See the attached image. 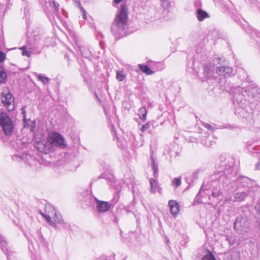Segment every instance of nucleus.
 Here are the masks:
<instances>
[{
	"label": "nucleus",
	"mask_w": 260,
	"mask_h": 260,
	"mask_svg": "<svg viewBox=\"0 0 260 260\" xmlns=\"http://www.w3.org/2000/svg\"><path fill=\"white\" fill-rule=\"evenodd\" d=\"M53 3H54V7H55L56 9H57H57H58V7H59V4H56L55 3V2H53Z\"/></svg>",
	"instance_id": "13d9d810"
},
{
	"label": "nucleus",
	"mask_w": 260,
	"mask_h": 260,
	"mask_svg": "<svg viewBox=\"0 0 260 260\" xmlns=\"http://www.w3.org/2000/svg\"><path fill=\"white\" fill-rule=\"evenodd\" d=\"M0 126L5 135L9 136L12 134L14 124L12 120L6 113H0Z\"/></svg>",
	"instance_id": "423d86ee"
},
{
	"label": "nucleus",
	"mask_w": 260,
	"mask_h": 260,
	"mask_svg": "<svg viewBox=\"0 0 260 260\" xmlns=\"http://www.w3.org/2000/svg\"><path fill=\"white\" fill-rule=\"evenodd\" d=\"M150 184L151 186V191L152 193H154L156 187V183L155 180L153 179H151L150 180Z\"/></svg>",
	"instance_id": "e433bc0d"
},
{
	"label": "nucleus",
	"mask_w": 260,
	"mask_h": 260,
	"mask_svg": "<svg viewBox=\"0 0 260 260\" xmlns=\"http://www.w3.org/2000/svg\"><path fill=\"white\" fill-rule=\"evenodd\" d=\"M149 128V124L148 122H147V123H145L142 126L140 130L142 132H144L146 131H147Z\"/></svg>",
	"instance_id": "c03bdc74"
},
{
	"label": "nucleus",
	"mask_w": 260,
	"mask_h": 260,
	"mask_svg": "<svg viewBox=\"0 0 260 260\" xmlns=\"http://www.w3.org/2000/svg\"><path fill=\"white\" fill-rule=\"evenodd\" d=\"M115 256V254H113V257H114Z\"/></svg>",
	"instance_id": "69168bd1"
},
{
	"label": "nucleus",
	"mask_w": 260,
	"mask_h": 260,
	"mask_svg": "<svg viewBox=\"0 0 260 260\" xmlns=\"http://www.w3.org/2000/svg\"><path fill=\"white\" fill-rule=\"evenodd\" d=\"M203 190V185L201 186V189L200 191L198 192V193L197 194L196 197L194 199V202H196L197 203H202V200H201L200 195L201 193V191Z\"/></svg>",
	"instance_id": "f704fd0d"
},
{
	"label": "nucleus",
	"mask_w": 260,
	"mask_h": 260,
	"mask_svg": "<svg viewBox=\"0 0 260 260\" xmlns=\"http://www.w3.org/2000/svg\"><path fill=\"white\" fill-rule=\"evenodd\" d=\"M126 256L125 255H124L122 258H117V259H114V260H124L125 259H126Z\"/></svg>",
	"instance_id": "bf43d9fd"
},
{
	"label": "nucleus",
	"mask_w": 260,
	"mask_h": 260,
	"mask_svg": "<svg viewBox=\"0 0 260 260\" xmlns=\"http://www.w3.org/2000/svg\"><path fill=\"white\" fill-rule=\"evenodd\" d=\"M182 183L181 177L175 178L171 182V185L173 186L174 188H176L181 185Z\"/></svg>",
	"instance_id": "cd10ccee"
},
{
	"label": "nucleus",
	"mask_w": 260,
	"mask_h": 260,
	"mask_svg": "<svg viewBox=\"0 0 260 260\" xmlns=\"http://www.w3.org/2000/svg\"><path fill=\"white\" fill-rule=\"evenodd\" d=\"M225 240L228 241L230 245H234L235 244V238L234 236L230 235L226 236Z\"/></svg>",
	"instance_id": "72a5a7b5"
},
{
	"label": "nucleus",
	"mask_w": 260,
	"mask_h": 260,
	"mask_svg": "<svg viewBox=\"0 0 260 260\" xmlns=\"http://www.w3.org/2000/svg\"><path fill=\"white\" fill-rule=\"evenodd\" d=\"M194 63L195 62H192V65L193 66V67H191L192 68V70L194 71L196 73L198 72V71H196V69H194Z\"/></svg>",
	"instance_id": "4d7b16f0"
},
{
	"label": "nucleus",
	"mask_w": 260,
	"mask_h": 260,
	"mask_svg": "<svg viewBox=\"0 0 260 260\" xmlns=\"http://www.w3.org/2000/svg\"><path fill=\"white\" fill-rule=\"evenodd\" d=\"M139 117L143 121H145L146 119L147 111L145 107H141L138 110Z\"/></svg>",
	"instance_id": "a878e982"
},
{
	"label": "nucleus",
	"mask_w": 260,
	"mask_h": 260,
	"mask_svg": "<svg viewBox=\"0 0 260 260\" xmlns=\"http://www.w3.org/2000/svg\"><path fill=\"white\" fill-rule=\"evenodd\" d=\"M7 80V75L3 66H0V84L5 83Z\"/></svg>",
	"instance_id": "393cba45"
},
{
	"label": "nucleus",
	"mask_w": 260,
	"mask_h": 260,
	"mask_svg": "<svg viewBox=\"0 0 260 260\" xmlns=\"http://www.w3.org/2000/svg\"><path fill=\"white\" fill-rule=\"evenodd\" d=\"M7 243L4 238L0 235V247L2 250L6 253L8 260H11L10 257L12 254L11 251L7 248Z\"/></svg>",
	"instance_id": "aec40b11"
},
{
	"label": "nucleus",
	"mask_w": 260,
	"mask_h": 260,
	"mask_svg": "<svg viewBox=\"0 0 260 260\" xmlns=\"http://www.w3.org/2000/svg\"><path fill=\"white\" fill-rule=\"evenodd\" d=\"M36 128V121H32L31 122V124L30 125V131L31 132H34L35 131Z\"/></svg>",
	"instance_id": "49530a36"
},
{
	"label": "nucleus",
	"mask_w": 260,
	"mask_h": 260,
	"mask_svg": "<svg viewBox=\"0 0 260 260\" xmlns=\"http://www.w3.org/2000/svg\"><path fill=\"white\" fill-rule=\"evenodd\" d=\"M68 121L69 123L71 124V126H73V124L74 122V119L69 115V114H68L66 113V122Z\"/></svg>",
	"instance_id": "79ce46f5"
},
{
	"label": "nucleus",
	"mask_w": 260,
	"mask_h": 260,
	"mask_svg": "<svg viewBox=\"0 0 260 260\" xmlns=\"http://www.w3.org/2000/svg\"><path fill=\"white\" fill-rule=\"evenodd\" d=\"M230 93L233 95V104L244 109L245 102L248 101L246 94L244 93V88L236 86L231 90Z\"/></svg>",
	"instance_id": "20e7f679"
},
{
	"label": "nucleus",
	"mask_w": 260,
	"mask_h": 260,
	"mask_svg": "<svg viewBox=\"0 0 260 260\" xmlns=\"http://www.w3.org/2000/svg\"><path fill=\"white\" fill-rule=\"evenodd\" d=\"M255 169L260 170V158L258 161L255 164Z\"/></svg>",
	"instance_id": "603ef678"
},
{
	"label": "nucleus",
	"mask_w": 260,
	"mask_h": 260,
	"mask_svg": "<svg viewBox=\"0 0 260 260\" xmlns=\"http://www.w3.org/2000/svg\"><path fill=\"white\" fill-rule=\"evenodd\" d=\"M77 196L79 201L85 202L86 205L90 203L91 196L87 190L78 192Z\"/></svg>",
	"instance_id": "a211bd4d"
},
{
	"label": "nucleus",
	"mask_w": 260,
	"mask_h": 260,
	"mask_svg": "<svg viewBox=\"0 0 260 260\" xmlns=\"http://www.w3.org/2000/svg\"><path fill=\"white\" fill-rule=\"evenodd\" d=\"M127 19V9L124 5H122L111 27V31L116 38L119 39L125 36Z\"/></svg>",
	"instance_id": "f03ea898"
},
{
	"label": "nucleus",
	"mask_w": 260,
	"mask_h": 260,
	"mask_svg": "<svg viewBox=\"0 0 260 260\" xmlns=\"http://www.w3.org/2000/svg\"><path fill=\"white\" fill-rule=\"evenodd\" d=\"M28 45L30 46V51L35 53H39L41 52L43 47L42 39L39 35H34L28 37Z\"/></svg>",
	"instance_id": "1a4fd4ad"
},
{
	"label": "nucleus",
	"mask_w": 260,
	"mask_h": 260,
	"mask_svg": "<svg viewBox=\"0 0 260 260\" xmlns=\"http://www.w3.org/2000/svg\"><path fill=\"white\" fill-rule=\"evenodd\" d=\"M153 171L154 176L156 178L158 176V169H153Z\"/></svg>",
	"instance_id": "3c124183"
},
{
	"label": "nucleus",
	"mask_w": 260,
	"mask_h": 260,
	"mask_svg": "<svg viewBox=\"0 0 260 260\" xmlns=\"http://www.w3.org/2000/svg\"><path fill=\"white\" fill-rule=\"evenodd\" d=\"M197 17L199 21H202L205 19L209 17L208 13L202 9H198L196 11Z\"/></svg>",
	"instance_id": "412c9836"
},
{
	"label": "nucleus",
	"mask_w": 260,
	"mask_h": 260,
	"mask_svg": "<svg viewBox=\"0 0 260 260\" xmlns=\"http://www.w3.org/2000/svg\"><path fill=\"white\" fill-rule=\"evenodd\" d=\"M69 31L70 33V36L72 39L73 42H72V43L73 44L74 43H75L78 46V47L79 48V50L83 57L86 58H88L90 60H91V57L92 53L89 48L86 46H79L77 42V38L75 33L73 31H72L70 29H69Z\"/></svg>",
	"instance_id": "9b49d317"
},
{
	"label": "nucleus",
	"mask_w": 260,
	"mask_h": 260,
	"mask_svg": "<svg viewBox=\"0 0 260 260\" xmlns=\"http://www.w3.org/2000/svg\"><path fill=\"white\" fill-rule=\"evenodd\" d=\"M71 139L72 140L73 143L74 144H76L79 142L78 136L75 132L72 133V135L71 136Z\"/></svg>",
	"instance_id": "473e14b6"
},
{
	"label": "nucleus",
	"mask_w": 260,
	"mask_h": 260,
	"mask_svg": "<svg viewBox=\"0 0 260 260\" xmlns=\"http://www.w3.org/2000/svg\"><path fill=\"white\" fill-rule=\"evenodd\" d=\"M203 125L204 127H206L208 129L213 131V132H214L215 129V128L213 126H212L211 125H210L208 123H204L203 124Z\"/></svg>",
	"instance_id": "37998d69"
},
{
	"label": "nucleus",
	"mask_w": 260,
	"mask_h": 260,
	"mask_svg": "<svg viewBox=\"0 0 260 260\" xmlns=\"http://www.w3.org/2000/svg\"><path fill=\"white\" fill-rule=\"evenodd\" d=\"M221 58L215 57L213 60V62H209L206 63L203 67V74L205 79H208L211 77L213 74L215 66L220 64L222 61Z\"/></svg>",
	"instance_id": "9d476101"
},
{
	"label": "nucleus",
	"mask_w": 260,
	"mask_h": 260,
	"mask_svg": "<svg viewBox=\"0 0 260 260\" xmlns=\"http://www.w3.org/2000/svg\"><path fill=\"white\" fill-rule=\"evenodd\" d=\"M233 68L229 66H220L217 67L216 73L217 74L220 76H223L225 78H228L231 77L233 74Z\"/></svg>",
	"instance_id": "f3484780"
},
{
	"label": "nucleus",
	"mask_w": 260,
	"mask_h": 260,
	"mask_svg": "<svg viewBox=\"0 0 260 260\" xmlns=\"http://www.w3.org/2000/svg\"><path fill=\"white\" fill-rule=\"evenodd\" d=\"M21 49L23 51L22 55L29 57L30 56V52L27 50L26 47L24 46L21 48Z\"/></svg>",
	"instance_id": "ea45409f"
},
{
	"label": "nucleus",
	"mask_w": 260,
	"mask_h": 260,
	"mask_svg": "<svg viewBox=\"0 0 260 260\" xmlns=\"http://www.w3.org/2000/svg\"><path fill=\"white\" fill-rule=\"evenodd\" d=\"M253 206L255 210V218L260 228V192L255 193L253 199Z\"/></svg>",
	"instance_id": "ddd939ff"
},
{
	"label": "nucleus",
	"mask_w": 260,
	"mask_h": 260,
	"mask_svg": "<svg viewBox=\"0 0 260 260\" xmlns=\"http://www.w3.org/2000/svg\"><path fill=\"white\" fill-rule=\"evenodd\" d=\"M220 161V170L212 176L213 184H218V189L212 193L213 197L217 198L222 197V191L228 190L227 187L232 178L236 176L238 172V168L235 166V160L232 157L221 155Z\"/></svg>",
	"instance_id": "f257e3e1"
},
{
	"label": "nucleus",
	"mask_w": 260,
	"mask_h": 260,
	"mask_svg": "<svg viewBox=\"0 0 260 260\" xmlns=\"http://www.w3.org/2000/svg\"><path fill=\"white\" fill-rule=\"evenodd\" d=\"M246 32L249 34L251 38H254V36L260 38V32L255 30L251 26H247V28H245Z\"/></svg>",
	"instance_id": "5701e85b"
},
{
	"label": "nucleus",
	"mask_w": 260,
	"mask_h": 260,
	"mask_svg": "<svg viewBox=\"0 0 260 260\" xmlns=\"http://www.w3.org/2000/svg\"><path fill=\"white\" fill-rule=\"evenodd\" d=\"M201 260H216V258L212 252L208 250V253L204 255Z\"/></svg>",
	"instance_id": "c756f323"
},
{
	"label": "nucleus",
	"mask_w": 260,
	"mask_h": 260,
	"mask_svg": "<svg viewBox=\"0 0 260 260\" xmlns=\"http://www.w3.org/2000/svg\"><path fill=\"white\" fill-rule=\"evenodd\" d=\"M45 213L52 214L56 216V211L54 208L50 205H46L45 206Z\"/></svg>",
	"instance_id": "c85d7f7f"
},
{
	"label": "nucleus",
	"mask_w": 260,
	"mask_h": 260,
	"mask_svg": "<svg viewBox=\"0 0 260 260\" xmlns=\"http://www.w3.org/2000/svg\"><path fill=\"white\" fill-rule=\"evenodd\" d=\"M47 141L49 145H47L45 143L41 142L36 143L35 147L39 151L47 154L50 151V145L60 148H63L65 146L63 137L57 132H49L47 136Z\"/></svg>",
	"instance_id": "7ed1b4c3"
},
{
	"label": "nucleus",
	"mask_w": 260,
	"mask_h": 260,
	"mask_svg": "<svg viewBox=\"0 0 260 260\" xmlns=\"http://www.w3.org/2000/svg\"><path fill=\"white\" fill-rule=\"evenodd\" d=\"M244 93L246 94L248 101L250 99L256 98L260 95V88L257 86H250L244 88Z\"/></svg>",
	"instance_id": "dca6fc26"
},
{
	"label": "nucleus",
	"mask_w": 260,
	"mask_h": 260,
	"mask_svg": "<svg viewBox=\"0 0 260 260\" xmlns=\"http://www.w3.org/2000/svg\"><path fill=\"white\" fill-rule=\"evenodd\" d=\"M96 260H108L107 256L105 255H103L100 256Z\"/></svg>",
	"instance_id": "8fccbe9b"
},
{
	"label": "nucleus",
	"mask_w": 260,
	"mask_h": 260,
	"mask_svg": "<svg viewBox=\"0 0 260 260\" xmlns=\"http://www.w3.org/2000/svg\"><path fill=\"white\" fill-rule=\"evenodd\" d=\"M255 142H248L247 146L250 152L260 153V145H255Z\"/></svg>",
	"instance_id": "4be33fe9"
},
{
	"label": "nucleus",
	"mask_w": 260,
	"mask_h": 260,
	"mask_svg": "<svg viewBox=\"0 0 260 260\" xmlns=\"http://www.w3.org/2000/svg\"><path fill=\"white\" fill-rule=\"evenodd\" d=\"M54 215H52V214H47V213H45V216H44V217L46 219V220L48 222H50L51 220V217H53Z\"/></svg>",
	"instance_id": "de8ad7c7"
},
{
	"label": "nucleus",
	"mask_w": 260,
	"mask_h": 260,
	"mask_svg": "<svg viewBox=\"0 0 260 260\" xmlns=\"http://www.w3.org/2000/svg\"><path fill=\"white\" fill-rule=\"evenodd\" d=\"M194 6L198 9H201L202 2L200 0H196L194 2Z\"/></svg>",
	"instance_id": "a18cd8bd"
},
{
	"label": "nucleus",
	"mask_w": 260,
	"mask_h": 260,
	"mask_svg": "<svg viewBox=\"0 0 260 260\" xmlns=\"http://www.w3.org/2000/svg\"><path fill=\"white\" fill-rule=\"evenodd\" d=\"M125 76H124L122 71H118L116 74V78L119 81H122Z\"/></svg>",
	"instance_id": "c9c22d12"
},
{
	"label": "nucleus",
	"mask_w": 260,
	"mask_h": 260,
	"mask_svg": "<svg viewBox=\"0 0 260 260\" xmlns=\"http://www.w3.org/2000/svg\"><path fill=\"white\" fill-rule=\"evenodd\" d=\"M161 5L164 9L169 8L171 5L170 0H161Z\"/></svg>",
	"instance_id": "4c0bfd02"
},
{
	"label": "nucleus",
	"mask_w": 260,
	"mask_h": 260,
	"mask_svg": "<svg viewBox=\"0 0 260 260\" xmlns=\"http://www.w3.org/2000/svg\"><path fill=\"white\" fill-rule=\"evenodd\" d=\"M198 171H196L193 173L192 176L194 178L197 179L198 177Z\"/></svg>",
	"instance_id": "5fc2aeb1"
},
{
	"label": "nucleus",
	"mask_w": 260,
	"mask_h": 260,
	"mask_svg": "<svg viewBox=\"0 0 260 260\" xmlns=\"http://www.w3.org/2000/svg\"><path fill=\"white\" fill-rule=\"evenodd\" d=\"M250 221L246 216H239L234 222V229L240 234H244L250 229Z\"/></svg>",
	"instance_id": "39448f33"
},
{
	"label": "nucleus",
	"mask_w": 260,
	"mask_h": 260,
	"mask_svg": "<svg viewBox=\"0 0 260 260\" xmlns=\"http://www.w3.org/2000/svg\"><path fill=\"white\" fill-rule=\"evenodd\" d=\"M2 102L10 111L14 109V98L8 89L2 93Z\"/></svg>",
	"instance_id": "f8f14e48"
},
{
	"label": "nucleus",
	"mask_w": 260,
	"mask_h": 260,
	"mask_svg": "<svg viewBox=\"0 0 260 260\" xmlns=\"http://www.w3.org/2000/svg\"><path fill=\"white\" fill-rule=\"evenodd\" d=\"M103 177H103V175H101L100 176H99V178H103Z\"/></svg>",
	"instance_id": "0e129e2a"
},
{
	"label": "nucleus",
	"mask_w": 260,
	"mask_h": 260,
	"mask_svg": "<svg viewBox=\"0 0 260 260\" xmlns=\"http://www.w3.org/2000/svg\"><path fill=\"white\" fill-rule=\"evenodd\" d=\"M201 143L204 145L207 146V147H211L212 145V143L211 141L209 140L208 138H206L205 139H203L202 140Z\"/></svg>",
	"instance_id": "58836bf2"
},
{
	"label": "nucleus",
	"mask_w": 260,
	"mask_h": 260,
	"mask_svg": "<svg viewBox=\"0 0 260 260\" xmlns=\"http://www.w3.org/2000/svg\"><path fill=\"white\" fill-rule=\"evenodd\" d=\"M259 191H253V190H250L248 188H238L234 193V202H243L245 201L248 197H254L256 192Z\"/></svg>",
	"instance_id": "6e6552de"
},
{
	"label": "nucleus",
	"mask_w": 260,
	"mask_h": 260,
	"mask_svg": "<svg viewBox=\"0 0 260 260\" xmlns=\"http://www.w3.org/2000/svg\"><path fill=\"white\" fill-rule=\"evenodd\" d=\"M151 163H152V169H158V165L156 162H155V159L153 156L151 157Z\"/></svg>",
	"instance_id": "a19ab883"
},
{
	"label": "nucleus",
	"mask_w": 260,
	"mask_h": 260,
	"mask_svg": "<svg viewBox=\"0 0 260 260\" xmlns=\"http://www.w3.org/2000/svg\"><path fill=\"white\" fill-rule=\"evenodd\" d=\"M77 152L73 151L70 155L66 154V165H69L71 171H74L77 167L78 158Z\"/></svg>",
	"instance_id": "4468645a"
},
{
	"label": "nucleus",
	"mask_w": 260,
	"mask_h": 260,
	"mask_svg": "<svg viewBox=\"0 0 260 260\" xmlns=\"http://www.w3.org/2000/svg\"><path fill=\"white\" fill-rule=\"evenodd\" d=\"M237 186L239 188H248L250 190H253V191H256L257 189L256 182L250 178L244 176H239L235 180Z\"/></svg>",
	"instance_id": "0eeeda50"
},
{
	"label": "nucleus",
	"mask_w": 260,
	"mask_h": 260,
	"mask_svg": "<svg viewBox=\"0 0 260 260\" xmlns=\"http://www.w3.org/2000/svg\"><path fill=\"white\" fill-rule=\"evenodd\" d=\"M72 1L74 2L75 5L76 6H77L78 8H79L80 9V10H81V11L82 12V13L83 14V18L84 19H86V11L83 8V7L81 6L80 1V0H72Z\"/></svg>",
	"instance_id": "bb28decb"
},
{
	"label": "nucleus",
	"mask_w": 260,
	"mask_h": 260,
	"mask_svg": "<svg viewBox=\"0 0 260 260\" xmlns=\"http://www.w3.org/2000/svg\"><path fill=\"white\" fill-rule=\"evenodd\" d=\"M37 77L38 79L41 81L44 84H47L49 81V79L43 75L37 74Z\"/></svg>",
	"instance_id": "7c9ffc66"
},
{
	"label": "nucleus",
	"mask_w": 260,
	"mask_h": 260,
	"mask_svg": "<svg viewBox=\"0 0 260 260\" xmlns=\"http://www.w3.org/2000/svg\"><path fill=\"white\" fill-rule=\"evenodd\" d=\"M93 198L96 204V210L99 213H103L107 212L112 206V204L110 202L100 201L95 197H93Z\"/></svg>",
	"instance_id": "2eb2a0df"
},
{
	"label": "nucleus",
	"mask_w": 260,
	"mask_h": 260,
	"mask_svg": "<svg viewBox=\"0 0 260 260\" xmlns=\"http://www.w3.org/2000/svg\"><path fill=\"white\" fill-rule=\"evenodd\" d=\"M5 58L6 54L3 51H0V62H3Z\"/></svg>",
	"instance_id": "09e8293b"
},
{
	"label": "nucleus",
	"mask_w": 260,
	"mask_h": 260,
	"mask_svg": "<svg viewBox=\"0 0 260 260\" xmlns=\"http://www.w3.org/2000/svg\"><path fill=\"white\" fill-rule=\"evenodd\" d=\"M169 206L170 207V212L173 216L176 217L179 212L180 205L178 202L174 200H170L169 202Z\"/></svg>",
	"instance_id": "6ab92c4d"
},
{
	"label": "nucleus",
	"mask_w": 260,
	"mask_h": 260,
	"mask_svg": "<svg viewBox=\"0 0 260 260\" xmlns=\"http://www.w3.org/2000/svg\"><path fill=\"white\" fill-rule=\"evenodd\" d=\"M26 107V106H24L21 108V113L23 115V123H24L25 127H26V125L27 124V120L26 119V111H25Z\"/></svg>",
	"instance_id": "2f4dec72"
},
{
	"label": "nucleus",
	"mask_w": 260,
	"mask_h": 260,
	"mask_svg": "<svg viewBox=\"0 0 260 260\" xmlns=\"http://www.w3.org/2000/svg\"><path fill=\"white\" fill-rule=\"evenodd\" d=\"M139 68L143 73L148 75H152L154 73L146 64H139Z\"/></svg>",
	"instance_id": "b1692460"
},
{
	"label": "nucleus",
	"mask_w": 260,
	"mask_h": 260,
	"mask_svg": "<svg viewBox=\"0 0 260 260\" xmlns=\"http://www.w3.org/2000/svg\"><path fill=\"white\" fill-rule=\"evenodd\" d=\"M122 0H113V3L115 4H119Z\"/></svg>",
	"instance_id": "6e6d98bb"
},
{
	"label": "nucleus",
	"mask_w": 260,
	"mask_h": 260,
	"mask_svg": "<svg viewBox=\"0 0 260 260\" xmlns=\"http://www.w3.org/2000/svg\"><path fill=\"white\" fill-rule=\"evenodd\" d=\"M223 128H231V126H229V127H228V126H224Z\"/></svg>",
	"instance_id": "e2e57ef3"
},
{
	"label": "nucleus",
	"mask_w": 260,
	"mask_h": 260,
	"mask_svg": "<svg viewBox=\"0 0 260 260\" xmlns=\"http://www.w3.org/2000/svg\"><path fill=\"white\" fill-rule=\"evenodd\" d=\"M125 210L127 212H131V210L129 209V207H127L125 208Z\"/></svg>",
	"instance_id": "680f3d73"
},
{
	"label": "nucleus",
	"mask_w": 260,
	"mask_h": 260,
	"mask_svg": "<svg viewBox=\"0 0 260 260\" xmlns=\"http://www.w3.org/2000/svg\"><path fill=\"white\" fill-rule=\"evenodd\" d=\"M12 158H13V159H14V160H17V158H19V159H22V156H19L18 155H15L13 156Z\"/></svg>",
	"instance_id": "864d4df0"
},
{
	"label": "nucleus",
	"mask_w": 260,
	"mask_h": 260,
	"mask_svg": "<svg viewBox=\"0 0 260 260\" xmlns=\"http://www.w3.org/2000/svg\"><path fill=\"white\" fill-rule=\"evenodd\" d=\"M39 213L43 217L45 215V213H43L42 211H39Z\"/></svg>",
	"instance_id": "052dcab7"
}]
</instances>
